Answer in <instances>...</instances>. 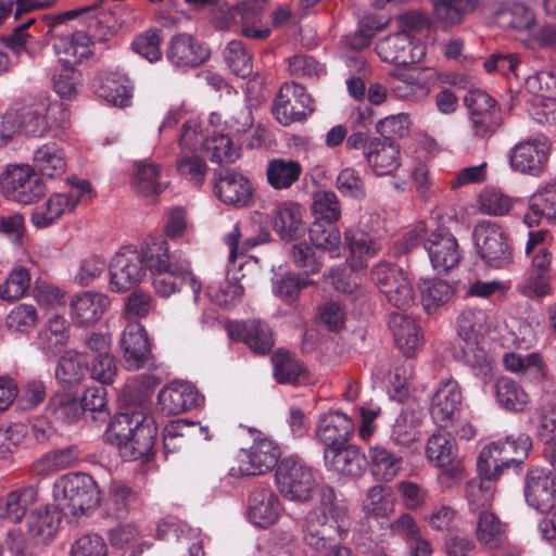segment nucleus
Masks as SVG:
<instances>
[{"mask_svg":"<svg viewBox=\"0 0 556 556\" xmlns=\"http://www.w3.org/2000/svg\"><path fill=\"white\" fill-rule=\"evenodd\" d=\"M388 326L393 333L394 342L404 354H412L421 343L418 325L404 313H393L389 317Z\"/></svg>","mask_w":556,"mask_h":556,"instance_id":"nucleus-39","label":"nucleus"},{"mask_svg":"<svg viewBox=\"0 0 556 556\" xmlns=\"http://www.w3.org/2000/svg\"><path fill=\"white\" fill-rule=\"evenodd\" d=\"M34 165L42 176L54 178L66 169L65 154L55 142H49L38 148L34 153Z\"/></svg>","mask_w":556,"mask_h":556,"instance_id":"nucleus-52","label":"nucleus"},{"mask_svg":"<svg viewBox=\"0 0 556 556\" xmlns=\"http://www.w3.org/2000/svg\"><path fill=\"white\" fill-rule=\"evenodd\" d=\"M203 401L204 397L189 382L175 381L159 393L162 410L168 415H179L199 407Z\"/></svg>","mask_w":556,"mask_h":556,"instance_id":"nucleus-26","label":"nucleus"},{"mask_svg":"<svg viewBox=\"0 0 556 556\" xmlns=\"http://www.w3.org/2000/svg\"><path fill=\"white\" fill-rule=\"evenodd\" d=\"M58 489L62 509L73 516L85 514L100 502L98 485L87 473L78 472L62 477Z\"/></svg>","mask_w":556,"mask_h":556,"instance_id":"nucleus-8","label":"nucleus"},{"mask_svg":"<svg viewBox=\"0 0 556 556\" xmlns=\"http://www.w3.org/2000/svg\"><path fill=\"white\" fill-rule=\"evenodd\" d=\"M157 427L152 416L141 409H127L114 416L104 440L116 446L125 460H137L154 453Z\"/></svg>","mask_w":556,"mask_h":556,"instance_id":"nucleus-1","label":"nucleus"},{"mask_svg":"<svg viewBox=\"0 0 556 556\" xmlns=\"http://www.w3.org/2000/svg\"><path fill=\"white\" fill-rule=\"evenodd\" d=\"M302 165L292 159L275 157L266 166V179L275 190L289 189L302 174Z\"/></svg>","mask_w":556,"mask_h":556,"instance_id":"nucleus-44","label":"nucleus"},{"mask_svg":"<svg viewBox=\"0 0 556 556\" xmlns=\"http://www.w3.org/2000/svg\"><path fill=\"white\" fill-rule=\"evenodd\" d=\"M475 534L480 545L495 549L507 540V525L492 510L476 516Z\"/></svg>","mask_w":556,"mask_h":556,"instance_id":"nucleus-41","label":"nucleus"},{"mask_svg":"<svg viewBox=\"0 0 556 556\" xmlns=\"http://www.w3.org/2000/svg\"><path fill=\"white\" fill-rule=\"evenodd\" d=\"M523 494L529 506L539 511H548L556 505V481L552 471L532 466L525 476Z\"/></svg>","mask_w":556,"mask_h":556,"instance_id":"nucleus-17","label":"nucleus"},{"mask_svg":"<svg viewBox=\"0 0 556 556\" xmlns=\"http://www.w3.org/2000/svg\"><path fill=\"white\" fill-rule=\"evenodd\" d=\"M68 181L73 186L71 191L51 194L45 203L33 211L30 219L37 228L48 227L65 213L73 212L79 201L91 192V186L88 180H79L77 184H74L68 178Z\"/></svg>","mask_w":556,"mask_h":556,"instance_id":"nucleus-12","label":"nucleus"},{"mask_svg":"<svg viewBox=\"0 0 556 556\" xmlns=\"http://www.w3.org/2000/svg\"><path fill=\"white\" fill-rule=\"evenodd\" d=\"M479 482H469L467 485V502L469 513L477 516L492 511L495 489L493 481L500 476L486 477L479 472Z\"/></svg>","mask_w":556,"mask_h":556,"instance_id":"nucleus-48","label":"nucleus"},{"mask_svg":"<svg viewBox=\"0 0 556 556\" xmlns=\"http://www.w3.org/2000/svg\"><path fill=\"white\" fill-rule=\"evenodd\" d=\"M51 416L62 424H74L84 415L81 402L68 393L53 395L48 405Z\"/></svg>","mask_w":556,"mask_h":556,"instance_id":"nucleus-56","label":"nucleus"},{"mask_svg":"<svg viewBox=\"0 0 556 556\" xmlns=\"http://www.w3.org/2000/svg\"><path fill=\"white\" fill-rule=\"evenodd\" d=\"M475 241L480 257L493 268H504L513 262V247L504 229L492 222H481L475 228Z\"/></svg>","mask_w":556,"mask_h":556,"instance_id":"nucleus-10","label":"nucleus"},{"mask_svg":"<svg viewBox=\"0 0 556 556\" xmlns=\"http://www.w3.org/2000/svg\"><path fill=\"white\" fill-rule=\"evenodd\" d=\"M146 274V266L137 250L123 249L115 254L110 264V288L114 292H126L138 286Z\"/></svg>","mask_w":556,"mask_h":556,"instance_id":"nucleus-16","label":"nucleus"},{"mask_svg":"<svg viewBox=\"0 0 556 556\" xmlns=\"http://www.w3.org/2000/svg\"><path fill=\"white\" fill-rule=\"evenodd\" d=\"M30 288V275L23 267L14 268L4 282L0 285V298L14 302L23 298Z\"/></svg>","mask_w":556,"mask_h":556,"instance_id":"nucleus-62","label":"nucleus"},{"mask_svg":"<svg viewBox=\"0 0 556 556\" xmlns=\"http://www.w3.org/2000/svg\"><path fill=\"white\" fill-rule=\"evenodd\" d=\"M531 448L532 440L526 433L492 442L481 450L477 469L486 477L501 476L510 466L519 467Z\"/></svg>","mask_w":556,"mask_h":556,"instance_id":"nucleus-3","label":"nucleus"},{"mask_svg":"<svg viewBox=\"0 0 556 556\" xmlns=\"http://www.w3.org/2000/svg\"><path fill=\"white\" fill-rule=\"evenodd\" d=\"M312 210L326 223H336L341 217V204L333 191L319 190L313 195Z\"/></svg>","mask_w":556,"mask_h":556,"instance_id":"nucleus-64","label":"nucleus"},{"mask_svg":"<svg viewBox=\"0 0 556 556\" xmlns=\"http://www.w3.org/2000/svg\"><path fill=\"white\" fill-rule=\"evenodd\" d=\"M38 491L34 485H26L10 491L0 497V518L18 523L28 508L37 502Z\"/></svg>","mask_w":556,"mask_h":556,"instance_id":"nucleus-36","label":"nucleus"},{"mask_svg":"<svg viewBox=\"0 0 556 556\" xmlns=\"http://www.w3.org/2000/svg\"><path fill=\"white\" fill-rule=\"evenodd\" d=\"M151 276L153 289L160 296L168 298L176 292L190 290L193 302L198 301L202 286L188 267L173 265Z\"/></svg>","mask_w":556,"mask_h":556,"instance_id":"nucleus-20","label":"nucleus"},{"mask_svg":"<svg viewBox=\"0 0 556 556\" xmlns=\"http://www.w3.org/2000/svg\"><path fill=\"white\" fill-rule=\"evenodd\" d=\"M70 338V325L60 315H54L39 331L37 340L39 349L47 355H55L66 344Z\"/></svg>","mask_w":556,"mask_h":556,"instance_id":"nucleus-42","label":"nucleus"},{"mask_svg":"<svg viewBox=\"0 0 556 556\" xmlns=\"http://www.w3.org/2000/svg\"><path fill=\"white\" fill-rule=\"evenodd\" d=\"M21 130L34 138L46 136L52 128L68 126V112L61 102H51L48 97L39 96L17 111Z\"/></svg>","mask_w":556,"mask_h":556,"instance_id":"nucleus-5","label":"nucleus"},{"mask_svg":"<svg viewBox=\"0 0 556 556\" xmlns=\"http://www.w3.org/2000/svg\"><path fill=\"white\" fill-rule=\"evenodd\" d=\"M211 51L202 42L189 34H177L170 41L166 56L168 61L179 68H194L202 65Z\"/></svg>","mask_w":556,"mask_h":556,"instance_id":"nucleus-24","label":"nucleus"},{"mask_svg":"<svg viewBox=\"0 0 556 556\" xmlns=\"http://www.w3.org/2000/svg\"><path fill=\"white\" fill-rule=\"evenodd\" d=\"M60 521L56 509L50 507L36 508L27 517V534L38 544H48L54 539Z\"/></svg>","mask_w":556,"mask_h":556,"instance_id":"nucleus-37","label":"nucleus"},{"mask_svg":"<svg viewBox=\"0 0 556 556\" xmlns=\"http://www.w3.org/2000/svg\"><path fill=\"white\" fill-rule=\"evenodd\" d=\"M275 477L277 488L285 498L298 503L312 500L316 481L312 469L302 462L291 457L283 458Z\"/></svg>","mask_w":556,"mask_h":556,"instance_id":"nucleus-9","label":"nucleus"},{"mask_svg":"<svg viewBox=\"0 0 556 556\" xmlns=\"http://www.w3.org/2000/svg\"><path fill=\"white\" fill-rule=\"evenodd\" d=\"M422 410L412 406L404 407L396 417L392 431V441L401 446H409L418 439V427L421 422Z\"/></svg>","mask_w":556,"mask_h":556,"instance_id":"nucleus-49","label":"nucleus"},{"mask_svg":"<svg viewBox=\"0 0 556 556\" xmlns=\"http://www.w3.org/2000/svg\"><path fill=\"white\" fill-rule=\"evenodd\" d=\"M302 532L305 544L317 552L325 549L330 542L343 540L348 534L311 510L303 519Z\"/></svg>","mask_w":556,"mask_h":556,"instance_id":"nucleus-33","label":"nucleus"},{"mask_svg":"<svg viewBox=\"0 0 556 556\" xmlns=\"http://www.w3.org/2000/svg\"><path fill=\"white\" fill-rule=\"evenodd\" d=\"M421 302L428 313L445 304L454 294L453 287L442 279L424 280L420 286Z\"/></svg>","mask_w":556,"mask_h":556,"instance_id":"nucleus-60","label":"nucleus"},{"mask_svg":"<svg viewBox=\"0 0 556 556\" xmlns=\"http://www.w3.org/2000/svg\"><path fill=\"white\" fill-rule=\"evenodd\" d=\"M109 305L106 295L85 291L71 301L72 319L76 326H91L100 320Z\"/></svg>","mask_w":556,"mask_h":556,"instance_id":"nucleus-32","label":"nucleus"},{"mask_svg":"<svg viewBox=\"0 0 556 556\" xmlns=\"http://www.w3.org/2000/svg\"><path fill=\"white\" fill-rule=\"evenodd\" d=\"M271 363L274 377L278 383L296 384L307 379L304 364L287 350H277L271 356Z\"/></svg>","mask_w":556,"mask_h":556,"instance_id":"nucleus-43","label":"nucleus"},{"mask_svg":"<svg viewBox=\"0 0 556 556\" xmlns=\"http://www.w3.org/2000/svg\"><path fill=\"white\" fill-rule=\"evenodd\" d=\"M488 321L486 313L480 308H466L457 319V340L451 344L454 359L472 369L485 371L491 364L486 350L480 344V338Z\"/></svg>","mask_w":556,"mask_h":556,"instance_id":"nucleus-2","label":"nucleus"},{"mask_svg":"<svg viewBox=\"0 0 556 556\" xmlns=\"http://www.w3.org/2000/svg\"><path fill=\"white\" fill-rule=\"evenodd\" d=\"M344 240L351 252L349 264L353 270L365 269L367 262L363 256H376L381 250V244L377 239L358 229L345 230Z\"/></svg>","mask_w":556,"mask_h":556,"instance_id":"nucleus-38","label":"nucleus"},{"mask_svg":"<svg viewBox=\"0 0 556 556\" xmlns=\"http://www.w3.org/2000/svg\"><path fill=\"white\" fill-rule=\"evenodd\" d=\"M434 18L443 27H452L463 22L475 10L478 0H430Z\"/></svg>","mask_w":556,"mask_h":556,"instance_id":"nucleus-51","label":"nucleus"},{"mask_svg":"<svg viewBox=\"0 0 556 556\" xmlns=\"http://www.w3.org/2000/svg\"><path fill=\"white\" fill-rule=\"evenodd\" d=\"M549 146L543 137H532L516 143L509 152L511 168L521 174L541 176L547 166Z\"/></svg>","mask_w":556,"mask_h":556,"instance_id":"nucleus-15","label":"nucleus"},{"mask_svg":"<svg viewBox=\"0 0 556 556\" xmlns=\"http://www.w3.org/2000/svg\"><path fill=\"white\" fill-rule=\"evenodd\" d=\"M468 108V131L476 141H489L504 124L498 102L483 90H470L464 98Z\"/></svg>","mask_w":556,"mask_h":556,"instance_id":"nucleus-4","label":"nucleus"},{"mask_svg":"<svg viewBox=\"0 0 556 556\" xmlns=\"http://www.w3.org/2000/svg\"><path fill=\"white\" fill-rule=\"evenodd\" d=\"M417 71L414 68L393 77L390 88L396 98L415 101L428 93L427 85L419 78Z\"/></svg>","mask_w":556,"mask_h":556,"instance_id":"nucleus-58","label":"nucleus"},{"mask_svg":"<svg viewBox=\"0 0 556 556\" xmlns=\"http://www.w3.org/2000/svg\"><path fill=\"white\" fill-rule=\"evenodd\" d=\"M366 161L376 175H393L401 166L400 146L395 141L374 138V146Z\"/></svg>","mask_w":556,"mask_h":556,"instance_id":"nucleus-35","label":"nucleus"},{"mask_svg":"<svg viewBox=\"0 0 556 556\" xmlns=\"http://www.w3.org/2000/svg\"><path fill=\"white\" fill-rule=\"evenodd\" d=\"M282 510L278 496L266 486L255 488L249 497V519L254 525L267 528L274 525Z\"/></svg>","mask_w":556,"mask_h":556,"instance_id":"nucleus-29","label":"nucleus"},{"mask_svg":"<svg viewBox=\"0 0 556 556\" xmlns=\"http://www.w3.org/2000/svg\"><path fill=\"white\" fill-rule=\"evenodd\" d=\"M426 455L431 464L442 468L450 477L455 478L463 471L455 442L442 431L434 432L428 439Z\"/></svg>","mask_w":556,"mask_h":556,"instance_id":"nucleus-27","label":"nucleus"},{"mask_svg":"<svg viewBox=\"0 0 556 556\" xmlns=\"http://www.w3.org/2000/svg\"><path fill=\"white\" fill-rule=\"evenodd\" d=\"M177 172L194 186L200 187L205 180L207 166L205 162L192 152H181L176 160Z\"/></svg>","mask_w":556,"mask_h":556,"instance_id":"nucleus-63","label":"nucleus"},{"mask_svg":"<svg viewBox=\"0 0 556 556\" xmlns=\"http://www.w3.org/2000/svg\"><path fill=\"white\" fill-rule=\"evenodd\" d=\"M324 459L328 469L349 477H359L366 465V457L355 445L325 448Z\"/></svg>","mask_w":556,"mask_h":556,"instance_id":"nucleus-31","label":"nucleus"},{"mask_svg":"<svg viewBox=\"0 0 556 556\" xmlns=\"http://www.w3.org/2000/svg\"><path fill=\"white\" fill-rule=\"evenodd\" d=\"M542 218L556 222V181L546 184L529 199L523 223L533 228L540 225Z\"/></svg>","mask_w":556,"mask_h":556,"instance_id":"nucleus-34","label":"nucleus"},{"mask_svg":"<svg viewBox=\"0 0 556 556\" xmlns=\"http://www.w3.org/2000/svg\"><path fill=\"white\" fill-rule=\"evenodd\" d=\"M308 237L315 248L327 251L330 257H339L341 255V250L343 249L341 235L333 223L325 224L321 220H315L308 229Z\"/></svg>","mask_w":556,"mask_h":556,"instance_id":"nucleus-53","label":"nucleus"},{"mask_svg":"<svg viewBox=\"0 0 556 556\" xmlns=\"http://www.w3.org/2000/svg\"><path fill=\"white\" fill-rule=\"evenodd\" d=\"M92 87L100 98L115 106L126 108L131 103L134 87L125 75L101 71L94 77Z\"/></svg>","mask_w":556,"mask_h":556,"instance_id":"nucleus-28","label":"nucleus"},{"mask_svg":"<svg viewBox=\"0 0 556 556\" xmlns=\"http://www.w3.org/2000/svg\"><path fill=\"white\" fill-rule=\"evenodd\" d=\"M303 210L293 202H282L276 205L274 216V229L282 239L294 240L304 233L305 227L302 220Z\"/></svg>","mask_w":556,"mask_h":556,"instance_id":"nucleus-40","label":"nucleus"},{"mask_svg":"<svg viewBox=\"0 0 556 556\" xmlns=\"http://www.w3.org/2000/svg\"><path fill=\"white\" fill-rule=\"evenodd\" d=\"M137 502L138 495L129 486L113 483L110 488L108 514L116 519L125 518Z\"/></svg>","mask_w":556,"mask_h":556,"instance_id":"nucleus-61","label":"nucleus"},{"mask_svg":"<svg viewBox=\"0 0 556 556\" xmlns=\"http://www.w3.org/2000/svg\"><path fill=\"white\" fill-rule=\"evenodd\" d=\"M431 265L438 274H447L457 267L463 258V250L456 237L444 227H438L425 241Z\"/></svg>","mask_w":556,"mask_h":556,"instance_id":"nucleus-14","label":"nucleus"},{"mask_svg":"<svg viewBox=\"0 0 556 556\" xmlns=\"http://www.w3.org/2000/svg\"><path fill=\"white\" fill-rule=\"evenodd\" d=\"M226 329L231 340L243 342L255 354L266 355L275 344L273 330L261 319L230 321Z\"/></svg>","mask_w":556,"mask_h":556,"instance_id":"nucleus-18","label":"nucleus"},{"mask_svg":"<svg viewBox=\"0 0 556 556\" xmlns=\"http://www.w3.org/2000/svg\"><path fill=\"white\" fill-rule=\"evenodd\" d=\"M160 165L152 162L140 161L135 163V170L131 177L132 189L142 197H152L161 193L163 186L160 178Z\"/></svg>","mask_w":556,"mask_h":556,"instance_id":"nucleus-50","label":"nucleus"},{"mask_svg":"<svg viewBox=\"0 0 556 556\" xmlns=\"http://www.w3.org/2000/svg\"><path fill=\"white\" fill-rule=\"evenodd\" d=\"M376 51L382 61L396 65L417 63L425 55V48L414 43L405 33H395L380 39Z\"/></svg>","mask_w":556,"mask_h":556,"instance_id":"nucleus-22","label":"nucleus"},{"mask_svg":"<svg viewBox=\"0 0 556 556\" xmlns=\"http://www.w3.org/2000/svg\"><path fill=\"white\" fill-rule=\"evenodd\" d=\"M121 348L128 369L153 366V354L144 327L138 321L128 323L121 338Z\"/></svg>","mask_w":556,"mask_h":556,"instance_id":"nucleus-19","label":"nucleus"},{"mask_svg":"<svg viewBox=\"0 0 556 556\" xmlns=\"http://www.w3.org/2000/svg\"><path fill=\"white\" fill-rule=\"evenodd\" d=\"M354 431V422L346 414L331 410L319 417L315 435L325 448H337L346 444Z\"/></svg>","mask_w":556,"mask_h":556,"instance_id":"nucleus-25","label":"nucleus"},{"mask_svg":"<svg viewBox=\"0 0 556 556\" xmlns=\"http://www.w3.org/2000/svg\"><path fill=\"white\" fill-rule=\"evenodd\" d=\"M504 364L509 371L521 374L529 379H542L546 375V366L538 353H506Z\"/></svg>","mask_w":556,"mask_h":556,"instance_id":"nucleus-54","label":"nucleus"},{"mask_svg":"<svg viewBox=\"0 0 556 556\" xmlns=\"http://www.w3.org/2000/svg\"><path fill=\"white\" fill-rule=\"evenodd\" d=\"M497 402L506 409L514 412L523 410L529 404V395L515 380L502 377L495 383Z\"/></svg>","mask_w":556,"mask_h":556,"instance_id":"nucleus-55","label":"nucleus"},{"mask_svg":"<svg viewBox=\"0 0 556 556\" xmlns=\"http://www.w3.org/2000/svg\"><path fill=\"white\" fill-rule=\"evenodd\" d=\"M280 455V447L273 440L267 438L255 439L250 448L239 452L236 464L230 467L229 473L237 478L264 475L276 466L278 467Z\"/></svg>","mask_w":556,"mask_h":556,"instance_id":"nucleus-11","label":"nucleus"},{"mask_svg":"<svg viewBox=\"0 0 556 556\" xmlns=\"http://www.w3.org/2000/svg\"><path fill=\"white\" fill-rule=\"evenodd\" d=\"M320 519L344 532H349L351 521L346 505L337 495L336 490L329 485H323L318 491V502L311 509Z\"/></svg>","mask_w":556,"mask_h":556,"instance_id":"nucleus-30","label":"nucleus"},{"mask_svg":"<svg viewBox=\"0 0 556 556\" xmlns=\"http://www.w3.org/2000/svg\"><path fill=\"white\" fill-rule=\"evenodd\" d=\"M214 175L215 194L222 202L236 207H244L252 202V185L241 173L233 169H220Z\"/></svg>","mask_w":556,"mask_h":556,"instance_id":"nucleus-23","label":"nucleus"},{"mask_svg":"<svg viewBox=\"0 0 556 556\" xmlns=\"http://www.w3.org/2000/svg\"><path fill=\"white\" fill-rule=\"evenodd\" d=\"M88 372L87 355L70 350L59 359L55 377L63 384L77 386L86 379Z\"/></svg>","mask_w":556,"mask_h":556,"instance_id":"nucleus-47","label":"nucleus"},{"mask_svg":"<svg viewBox=\"0 0 556 556\" xmlns=\"http://www.w3.org/2000/svg\"><path fill=\"white\" fill-rule=\"evenodd\" d=\"M370 472L376 480L391 481L402 467V457L382 445H374L368 451Z\"/></svg>","mask_w":556,"mask_h":556,"instance_id":"nucleus-46","label":"nucleus"},{"mask_svg":"<svg viewBox=\"0 0 556 556\" xmlns=\"http://www.w3.org/2000/svg\"><path fill=\"white\" fill-rule=\"evenodd\" d=\"M371 279L394 307L404 311L414 304L416 296L413 281L408 273L399 265L388 262L378 263L371 269Z\"/></svg>","mask_w":556,"mask_h":556,"instance_id":"nucleus-7","label":"nucleus"},{"mask_svg":"<svg viewBox=\"0 0 556 556\" xmlns=\"http://www.w3.org/2000/svg\"><path fill=\"white\" fill-rule=\"evenodd\" d=\"M313 111L311 96L302 85L295 83L283 84L273 104L276 119L285 126L304 121Z\"/></svg>","mask_w":556,"mask_h":556,"instance_id":"nucleus-13","label":"nucleus"},{"mask_svg":"<svg viewBox=\"0 0 556 556\" xmlns=\"http://www.w3.org/2000/svg\"><path fill=\"white\" fill-rule=\"evenodd\" d=\"M0 188L5 198L24 205L36 203L47 192L45 181L29 165H8Z\"/></svg>","mask_w":556,"mask_h":556,"instance_id":"nucleus-6","label":"nucleus"},{"mask_svg":"<svg viewBox=\"0 0 556 556\" xmlns=\"http://www.w3.org/2000/svg\"><path fill=\"white\" fill-rule=\"evenodd\" d=\"M463 393L458 382L453 378L443 379L432 396L430 414L441 427L451 425L459 414Z\"/></svg>","mask_w":556,"mask_h":556,"instance_id":"nucleus-21","label":"nucleus"},{"mask_svg":"<svg viewBox=\"0 0 556 556\" xmlns=\"http://www.w3.org/2000/svg\"><path fill=\"white\" fill-rule=\"evenodd\" d=\"M223 56L227 66L236 76L247 78L252 74V53L240 40L229 41L223 51Z\"/></svg>","mask_w":556,"mask_h":556,"instance_id":"nucleus-57","label":"nucleus"},{"mask_svg":"<svg viewBox=\"0 0 556 556\" xmlns=\"http://www.w3.org/2000/svg\"><path fill=\"white\" fill-rule=\"evenodd\" d=\"M142 264L151 275L170 268L169 247L163 237H148L137 250Z\"/></svg>","mask_w":556,"mask_h":556,"instance_id":"nucleus-45","label":"nucleus"},{"mask_svg":"<svg viewBox=\"0 0 556 556\" xmlns=\"http://www.w3.org/2000/svg\"><path fill=\"white\" fill-rule=\"evenodd\" d=\"M203 150L218 164H231L240 157V149L233 146L229 135H217L202 142Z\"/></svg>","mask_w":556,"mask_h":556,"instance_id":"nucleus-59","label":"nucleus"}]
</instances>
